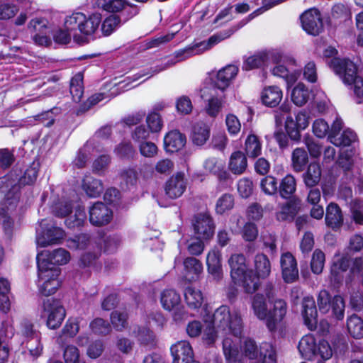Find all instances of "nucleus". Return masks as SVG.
Returning a JSON list of instances; mask_svg holds the SVG:
<instances>
[{"label":"nucleus","instance_id":"f257e3e1","mask_svg":"<svg viewBox=\"0 0 363 363\" xmlns=\"http://www.w3.org/2000/svg\"><path fill=\"white\" fill-rule=\"evenodd\" d=\"M264 294H256L252 299V307L259 320H264L270 332L276 331L277 325L283 320L287 311V303L281 298L275 299L274 285L268 282L264 287Z\"/></svg>","mask_w":363,"mask_h":363},{"label":"nucleus","instance_id":"f03ea898","mask_svg":"<svg viewBox=\"0 0 363 363\" xmlns=\"http://www.w3.org/2000/svg\"><path fill=\"white\" fill-rule=\"evenodd\" d=\"M101 22V16L99 13H94L89 18L82 13H74L67 16L64 26L68 30L74 31L73 39L79 43L86 42V37L95 33Z\"/></svg>","mask_w":363,"mask_h":363},{"label":"nucleus","instance_id":"7ed1b4c3","mask_svg":"<svg viewBox=\"0 0 363 363\" xmlns=\"http://www.w3.org/2000/svg\"><path fill=\"white\" fill-rule=\"evenodd\" d=\"M211 323L217 332L225 335L231 334L235 337H240L242 332L240 315L237 312L231 313L229 306L226 305L220 306L214 311Z\"/></svg>","mask_w":363,"mask_h":363},{"label":"nucleus","instance_id":"20e7f679","mask_svg":"<svg viewBox=\"0 0 363 363\" xmlns=\"http://www.w3.org/2000/svg\"><path fill=\"white\" fill-rule=\"evenodd\" d=\"M334 72L347 85H352L354 94L359 99L363 98V79L357 74V67L347 58H333L330 63Z\"/></svg>","mask_w":363,"mask_h":363},{"label":"nucleus","instance_id":"39448f33","mask_svg":"<svg viewBox=\"0 0 363 363\" xmlns=\"http://www.w3.org/2000/svg\"><path fill=\"white\" fill-rule=\"evenodd\" d=\"M233 30H230L228 31L229 33L223 38H219L217 35H213L210 37L208 40H203L194 43L187 46L184 49H181L175 52L174 58L168 60L164 64L156 66L152 69V74L159 73L160 72L172 67L179 61L184 60L195 55H200L203 52L210 50L213 45L219 43L221 40L229 37L233 33Z\"/></svg>","mask_w":363,"mask_h":363},{"label":"nucleus","instance_id":"423d86ee","mask_svg":"<svg viewBox=\"0 0 363 363\" xmlns=\"http://www.w3.org/2000/svg\"><path fill=\"white\" fill-rule=\"evenodd\" d=\"M242 354L252 362L277 363L276 347L270 342H263L258 346L255 340L247 338L242 345Z\"/></svg>","mask_w":363,"mask_h":363},{"label":"nucleus","instance_id":"0eeeda50","mask_svg":"<svg viewBox=\"0 0 363 363\" xmlns=\"http://www.w3.org/2000/svg\"><path fill=\"white\" fill-rule=\"evenodd\" d=\"M192 225L197 235L189 245V250H203L204 242L201 240H209L214 234L215 224L213 218L208 213L196 215L192 220Z\"/></svg>","mask_w":363,"mask_h":363},{"label":"nucleus","instance_id":"6e6552de","mask_svg":"<svg viewBox=\"0 0 363 363\" xmlns=\"http://www.w3.org/2000/svg\"><path fill=\"white\" fill-rule=\"evenodd\" d=\"M42 317H46V326L50 330L59 328L66 316V310L60 299L48 298L43 301Z\"/></svg>","mask_w":363,"mask_h":363},{"label":"nucleus","instance_id":"1a4fd4ad","mask_svg":"<svg viewBox=\"0 0 363 363\" xmlns=\"http://www.w3.org/2000/svg\"><path fill=\"white\" fill-rule=\"evenodd\" d=\"M65 237V230L43 219L40 228L36 230V243L39 247H47L53 245H60Z\"/></svg>","mask_w":363,"mask_h":363},{"label":"nucleus","instance_id":"9d476101","mask_svg":"<svg viewBox=\"0 0 363 363\" xmlns=\"http://www.w3.org/2000/svg\"><path fill=\"white\" fill-rule=\"evenodd\" d=\"M70 258L69 251H38L36 255L38 271L60 269L59 266L68 263Z\"/></svg>","mask_w":363,"mask_h":363},{"label":"nucleus","instance_id":"9b49d317","mask_svg":"<svg viewBox=\"0 0 363 363\" xmlns=\"http://www.w3.org/2000/svg\"><path fill=\"white\" fill-rule=\"evenodd\" d=\"M18 196L9 192L0 208V221L2 223L4 230L6 235L10 236L12 233L13 220L11 213L16 209L18 203Z\"/></svg>","mask_w":363,"mask_h":363},{"label":"nucleus","instance_id":"f8f14e48","mask_svg":"<svg viewBox=\"0 0 363 363\" xmlns=\"http://www.w3.org/2000/svg\"><path fill=\"white\" fill-rule=\"evenodd\" d=\"M160 302L164 310L168 311L175 310L176 320L184 318L185 312L184 307H180L181 297L174 289H164L161 294Z\"/></svg>","mask_w":363,"mask_h":363},{"label":"nucleus","instance_id":"ddd939ff","mask_svg":"<svg viewBox=\"0 0 363 363\" xmlns=\"http://www.w3.org/2000/svg\"><path fill=\"white\" fill-rule=\"evenodd\" d=\"M60 272V269H48V272L39 271L40 278L44 279L43 283L39 287V292L42 296H49L55 294L61 285L58 279Z\"/></svg>","mask_w":363,"mask_h":363},{"label":"nucleus","instance_id":"4468645a","mask_svg":"<svg viewBox=\"0 0 363 363\" xmlns=\"http://www.w3.org/2000/svg\"><path fill=\"white\" fill-rule=\"evenodd\" d=\"M281 275L286 284H291L298 279V269L295 257L289 252L283 253L280 259Z\"/></svg>","mask_w":363,"mask_h":363},{"label":"nucleus","instance_id":"2eb2a0df","mask_svg":"<svg viewBox=\"0 0 363 363\" xmlns=\"http://www.w3.org/2000/svg\"><path fill=\"white\" fill-rule=\"evenodd\" d=\"M303 28L313 35H318L323 29V22L320 12L312 9L306 11L301 16Z\"/></svg>","mask_w":363,"mask_h":363},{"label":"nucleus","instance_id":"dca6fc26","mask_svg":"<svg viewBox=\"0 0 363 363\" xmlns=\"http://www.w3.org/2000/svg\"><path fill=\"white\" fill-rule=\"evenodd\" d=\"M170 351L173 357L172 363H190L195 361L194 351L189 341L177 342L171 346Z\"/></svg>","mask_w":363,"mask_h":363},{"label":"nucleus","instance_id":"f3484780","mask_svg":"<svg viewBox=\"0 0 363 363\" xmlns=\"http://www.w3.org/2000/svg\"><path fill=\"white\" fill-rule=\"evenodd\" d=\"M113 212L105 203H95L89 209V221L96 226H102L110 223Z\"/></svg>","mask_w":363,"mask_h":363},{"label":"nucleus","instance_id":"a211bd4d","mask_svg":"<svg viewBox=\"0 0 363 363\" xmlns=\"http://www.w3.org/2000/svg\"><path fill=\"white\" fill-rule=\"evenodd\" d=\"M301 315L303 323L307 328L311 331L315 330L318 325V311L313 297L306 296L303 298Z\"/></svg>","mask_w":363,"mask_h":363},{"label":"nucleus","instance_id":"6ab92c4d","mask_svg":"<svg viewBox=\"0 0 363 363\" xmlns=\"http://www.w3.org/2000/svg\"><path fill=\"white\" fill-rule=\"evenodd\" d=\"M301 208V201L297 197H292L280 206L276 218L279 221H292Z\"/></svg>","mask_w":363,"mask_h":363},{"label":"nucleus","instance_id":"aec40b11","mask_svg":"<svg viewBox=\"0 0 363 363\" xmlns=\"http://www.w3.org/2000/svg\"><path fill=\"white\" fill-rule=\"evenodd\" d=\"M166 194L172 199L181 196L186 189V183L184 179V174L179 173L174 177H172L165 185Z\"/></svg>","mask_w":363,"mask_h":363},{"label":"nucleus","instance_id":"412c9836","mask_svg":"<svg viewBox=\"0 0 363 363\" xmlns=\"http://www.w3.org/2000/svg\"><path fill=\"white\" fill-rule=\"evenodd\" d=\"M325 223L333 230L339 229L343 224V215L340 206L333 202L326 207Z\"/></svg>","mask_w":363,"mask_h":363},{"label":"nucleus","instance_id":"4be33fe9","mask_svg":"<svg viewBox=\"0 0 363 363\" xmlns=\"http://www.w3.org/2000/svg\"><path fill=\"white\" fill-rule=\"evenodd\" d=\"M238 72V67L233 65H228L222 68L217 73L215 81L216 86L220 90H225L236 77Z\"/></svg>","mask_w":363,"mask_h":363},{"label":"nucleus","instance_id":"5701e85b","mask_svg":"<svg viewBox=\"0 0 363 363\" xmlns=\"http://www.w3.org/2000/svg\"><path fill=\"white\" fill-rule=\"evenodd\" d=\"M260 278L253 270L249 269L240 276V279H234L233 281L235 284L242 286L246 293L253 294L259 289Z\"/></svg>","mask_w":363,"mask_h":363},{"label":"nucleus","instance_id":"b1692460","mask_svg":"<svg viewBox=\"0 0 363 363\" xmlns=\"http://www.w3.org/2000/svg\"><path fill=\"white\" fill-rule=\"evenodd\" d=\"M360 179L357 177L354 176L352 172H347L344 174L341 178L340 184L338 189L339 198L348 201L352 199V187L357 184V182H359Z\"/></svg>","mask_w":363,"mask_h":363},{"label":"nucleus","instance_id":"393cba45","mask_svg":"<svg viewBox=\"0 0 363 363\" xmlns=\"http://www.w3.org/2000/svg\"><path fill=\"white\" fill-rule=\"evenodd\" d=\"M228 263L230 267V277L233 280L240 279V276L249 270L246 264V258L241 253L232 255Z\"/></svg>","mask_w":363,"mask_h":363},{"label":"nucleus","instance_id":"a878e982","mask_svg":"<svg viewBox=\"0 0 363 363\" xmlns=\"http://www.w3.org/2000/svg\"><path fill=\"white\" fill-rule=\"evenodd\" d=\"M317 340L314 335H306L300 340L298 350L301 356L307 359H311L315 357Z\"/></svg>","mask_w":363,"mask_h":363},{"label":"nucleus","instance_id":"bb28decb","mask_svg":"<svg viewBox=\"0 0 363 363\" xmlns=\"http://www.w3.org/2000/svg\"><path fill=\"white\" fill-rule=\"evenodd\" d=\"M164 144L167 152H177L185 145L186 137L178 130H172L165 135Z\"/></svg>","mask_w":363,"mask_h":363},{"label":"nucleus","instance_id":"cd10ccee","mask_svg":"<svg viewBox=\"0 0 363 363\" xmlns=\"http://www.w3.org/2000/svg\"><path fill=\"white\" fill-rule=\"evenodd\" d=\"M282 97V91L277 86H267L262 90L261 94L262 102L269 107H275L279 105Z\"/></svg>","mask_w":363,"mask_h":363},{"label":"nucleus","instance_id":"c85d7f7f","mask_svg":"<svg viewBox=\"0 0 363 363\" xmlns=\"http://www.w3.org/2000/svg\"><path fill=\"white\" fill-rule=\"evenodd\" d=\"M184 278L189 281H194L199 279L203 272L202 263L195 257H187L184 261Z\"/></svg>","mask_w":363,"mask_h":363},{"label":"nucleus","instance_id":"c756f323","mask_svg":"<svg viewBox=\"0 0 363 363\" xmlns=\"http://www.w3.org/2000/svg\"><path fill=\"white\" fill-rule=\"evenodd\" d=\"M247 167V157L242 152L235 151L232 153L228 163V169L233 174L240 175L245 172Z\"/></svg>","mask_w":363,"mask_h":363},{"label":"nucleus","instance_id":"7c9ffc66","mask_svg":"<svg viewBox=\"0 0 363 363\" xmlns=\"http://www.w3.org/2000/svg\"><path fill=\"white\" fill-rule=\"evenodd\" d=\"M321 177V169L318 164L311 163L306 172L302 175L303 182L306 187H315L320 182Z\"/></svg>","mask_w":363,"mask_h":363},{"label":"nucleus","instance_id":"2f4dec72","mask_svg":"<svg viewBox=\"0 0 363 363\" xmlns=\"http://www.w3.org/2000/svg\"><path fill=\"white\" fill-rule=\"evenodd\" d=\"M82 189L89 197H97L104 191V185L101 180L91 176H86L82 182Z\"/></svg>","mask_w":363,"mask_h":363},{"label":"nucleus","instance_id":"473e14b6","mask_svg":"<svg viewBox=\"0 0 363 363\" xmlns=\"http://www.w3.org/2000/svg\"><path fill=\"white\" fill-rule=\"evenodd\" d=\"M11 284L4 277H0V311L7 313L11 309Z\"/></svg>","mask_w":363,"mask_h":363},{"label":"nucleus","instance_id":"72a5a7b5","mask_svg":"<svg viewBox=\"0 0 363 363\" xmlns=\"http://www.w3.org/2000/svg\"><path fill=\"white\" fill-rule=\"evenodd\" d=\"M223 350L226 363H243L238 347L229 338L223 341Z\"/></svg>","mask_w":363,"mask_h":363},{"label":"nucleus","instance_id":"f704fd0d","mask_svg":"<svg viewBox=\"0 0 363 363\" xmlns=\"http://www.w3.org/2000/svg\"><path fill=\"white\" fill-rule=\"evenodd\" d=\"M210 137V128L203 123H197L193 127L191 140L194 145L201 146Z\"/></svg>","mask_w":363,"mask_h":363},{"label":"nucleus","instance_id":"c9c22d12","mask_svg":"<svg viewBox=\"0 0 363 363\" xmlns=\"http://www.w3.org/2000/svg\"><path fill=\"white\" fill-rule=\"evenodd\" d=\"M136 337L140 345L151 350L155 347L157 340L152 330L146 327H139L136 333Z\"/></svg>","mask_w":363,"mask_h":363},{"label":"nucleus","instance_id":"e433bc0d","mask_svg":"<svg viewBox=\"0 0 363 363\" xmlns=\"http://www.w3.org/2000/svg\"><path fill=\"white\" fill-rule=\"evenodd\" d=\"M184 299L191 308H199L203 301L202 292L192 286H187L184 290Z\"/></svg>","mask_w":363,"mask_h":363},{"label":"nucleus","instance_id":"4c0bfd02","mask_svg":"<svg viewBox=\"0 0 363 363\" xmlns=\"http://www.w3.org/2000/svg\"><path fill=\"white\" fill-rule=\"evenodd\" d=\"M208 272L215 277H219L221 272L220 251H208L206 255Z\"/></svg>","mask_w":363,"mask_h":363},{"label":"nucleus","instance_id":"58836bf2","mask_svg":"<svg viewBox=\"0 0 363 363\" xmlns=\"http://www.w3.org/2000/svg\"><path fill=\"white\" fill-rule=\"evenodd\" d=\"M308 162L307 152L301 147L296 148L291 155V165L296 172H302Z\"/></svg>","mask_w":363,"mask_h":363},{"label":"nucleus","instance_id":"ea45409f","mask_svg":"<svg viewBox=\"0 0 363 363\" xmlns=\"http://www.w3.org/2000/svg\"><path fill=\"white\" fill-rule=\"evenodd\" d=\"M347 328L353 338H363V320L357 315L352 314L347 318Z\"/></svg>","mask_w":363,"mask_h":363},{"label":"nucleus","instance_id":"a19ab883","mask_svg":"<svg viewBox=\"0 0 363 363\" xmlns=\"http://www.w3.org/2000/svg\"><path fill=\"white\" fill-rule=\"evenodd\" d=\"M296 190V182L291 174L286 175L279 184V192L283 199H291V196Z\"/></svg>","mask_w":363,"mask_h":363},{"label":"nucleus","instance_id":"79ce46f5","mask_svg":"<svg viewBox=\"0 0 363 363\" xmlns=\"http://www.w3.org/2000/svg\"><path fill=\"white\" fill-rule=\"evenodd\" d=\"M310 96L309 89L302 83H298L291 91V101L297 106H303Z\"/></svg>","mask_w":363,"mask_h":363},{"label":"nucleus","instance_id":"37998d69","mask_svg":"<svg viewBox=\"0 0 363 363\" xmlns=\"http://www.w3.org/2000/svg\"><path fill=\"white\" fill-rule=\"evenodd\" d=\"M255 274L261 278L267 277L271 272V264L267 256L263 253H258L255 257Z\"/></svg>","mask_w":363,"mask_h":363},{"label":"nucleus","instance_id":"c03bdc74","mask_svg":"<svg viewBox=\"0 0 363 363\" xmlns=\"http://www.w3.org/2000/svg\"><path fill=\"white\" fill-rule=\"evenodd\" d=\"M245 151L250 158L257 157L262 152V144L257 135H249L245 142Z\"/></svg>","mask_w":363,"mask_h":363},{"label":"nucleus","instance_id":"a18cd8bd","mask_svg":"<svg viewBox=\"0 0 363 363\" xmlns=\"http://www.w3.org/2000/svg\"><path fill=\"white\" fill-rule=\"evenodd\" d=\"M86 218V214L84 208L81 206L75 208L74 214L70 213L65 220V223L69 228H75L81 227L84 223Z\"/></svg>","mask_w":363,"mask_h":363},{"label":"nucleus","instance_id":"49530a36","mask_svg":"<svg viewBox=\"0 0 363 363\" xmlns=\"http://www.w3.org/2000/svg\"><path fill=\"white\" fill-rule=\"evenodd\" d=\"M104 1L102 7L108 12L116 13L132 9L134 11V14L136 13V9L124 0H104Z\"/></svg>","mask_w":363,"mask_h":363},{"label":"nucleus","instance_id":"de8ad7c7","mask_svg":"<svg viewBox=\"0 0 363 363\" xmlns=\"http://www.w3.org/2000/svg\"><path fill=\"white\" fill-rule=\"evenodd\" d=\"M83 76L78 73L75 74L70 82V94L75 102H79L84 94Z\"/></svg>","mask_w":363,"mask_h":363},{"label":"nucleus","instance_id":"09e8293b","mask_svg":"<svg viewBox=\"0 0 363 363\" xmlns=\"http://www.w3.org/2000/svg\"><path fill=\"white\" fill-rule=\"evenodd\" d=\"M100 256L101 251H86L80 255L77 264L81 269H89L95 265Z\"/></svg>","mask_w":363,"mask_h":363},{"label":"nucleus","instance_id":"8fccbe9b","mask_svg":"<svg viewBox=\"0 0 363 363\" xmlns=\"http://www.w3.org/2000/svg\"><path fill=\"white\" fill-rule=\"evenodd\" d=\"M355 133L350 129L345 130L338 135H333L331 143L336 146H349L356 140Z\"/></svg>","mask_w":363,"mask_h":363},{"label":"nucleus","instance_id":"3c124183","mask_svg":"<svg viewBox=\"0 0 363 363\" xmlns=\"http://www.w3.org/2000/svg\"><path fill=\"white\" fill-rule=\"evenodd\" d=\"M128 313L125 311H113L111 313V322L118 331H122L128 327Z\"/></svg>","mask_w":363,"mask_h":363},{"label":"nucleus","instance_id":"603ef678","mask_svg":"<svg viewBox=\"0 0 363 363\" xmlns=\"http://www.w3.org/2000/svg\"><path fill=\"white\" fill-rule=\"evenodd\" d=\"M91 331L99 335H106L111 331L109 323L101 318H96L89 324Z\"/></svg>","mask_w":363,"mask_h":363},{"label":"nucleus","instance_id":"864d4df0","mask_svg":"<svg viewBox=\"0 0 363 363\" xmlns=\"http://www.w3.org/2000/svg\"><path fill=\"white\" fill-rule=\"evenodd\" d=\"M345 301L340 295H335L332 297L330 309L337 320H342L345 314Z\"/></svg>","mask_w":363,"mask_h":363},{"label":"nucleus","instance_id":"5fc2aeb1","mask_svg":"<svg viewBox=\"0 0 363 363\" xmlns=\"http://www.w3.org/2000/svg\"><path fill=\"white\" fill-rule=\"evenodd\" d=\"M234 206V198L232 194H224L218 198L216 204V211L218 214H223L225 211L231 210Z\"/></svg>","mask_w":363,"mask_h":363},{"label":"nucleus","instance_id":"6e6d98bb","mask_svg":"<svg viewBox=\"0 0 363 363\" xmlns=\"http://www.w3.org/2000/svg\"><path fill=\"white\" fill-rule=\"evenodd\" d=\"M90 242V236L88 234L82 233L75 235L74 238L66 240L67 247L69 248H76L84 250L88 247Z\"/></svg>","mask_w":363,"mask_h":363},{"label":"nucleus","instance_id":"4d7b16f0","mask_svg":"<svg viewBox=\"0 0 363 363\" xmlns=\"http://www.w3.org/2000/svg\"><path fill=\"white\" fill-rule=\"evenodd\" d=\"M63 357L65 363H84L80 357L79 349L72 345L65 347Z\"/></svg>","mask_w":363,"mask_h":363},{"label":"nucleus","instance_id":"13d9d810","mask_svg":"<svg viewBox=\"0 0 363 363\" xmlns=\"http://www.w3.org/2000/svg\"><path fill=\"white\" fill-rule=\"evenodd\" d=\"M52 212L56 217H66L72 213V203L65 201H59L52 206Z\"/></svg>","mask_w":363,"mask_h":363},{"label":"nucleus","instance_id":"bf43d9fd","mask_svg":"<svg viewBox=\"0 0 363 363\" xmlns=\"http://www.w3.org/2000/svg\"><path fill=\"white\" fill-rule=\"evenodd\" d=\"M325 254L323 251H314L311 261V271L319 274L322 272L325 263Z\"/></svg>","mask_w":363,"mask_h":363},{"label":"nucleus","instance_id":"052dcab7","mask_svg":"<svg viewBox=\"0 0 363 363\" xmlns=\"http://www.w3.org/2000/svg\"><path fill=\"white\" fill-rule=\"evenodd\" d=\"M320 356L323 360H327L333 356V350L329 342L324 340L320 339L316 345L315 357Z\"/></svg>","mask_w":363,"mask_h":363},{"label":"nucleus","instance_id":"680f3d73","mask_svg":"<svg viewBox=\"0 0 363 363\" xmlns=\"http://www.w3.org/2000/svg\"><path fill=\"white\" fill-rule=\"evenodd\" d=\"M266 58L267 56L264 53H259L250 56L245 61L242 65V69L245 70H250L252 69L257 68L264 63Z\"/></svg>","mask_w":363,"mask_h":363},{"label":"nucleus","instance_id":"e2e57ef3","mask_svg":"<svg viewBox=\"0 0 363 363\" xmlns=\"http://www.w3.org/2000/svg\"><path fill=\"white\" fill-rule=\"evenodd\" d=\"M262 191L267 195H274L277 191V182L275 177L267 176L260 182Z\"/></svg>","mask_w":363,"mask_h":363},{"label":"nucleus","instance_id":"0e129e2a","mask_svg":"<svg viewBox=\"0 0 363 363\" xmlns=\"http://www.w3.org/2000/svg\"><path fill=\"white\" fill-rule=\"evenodd\" d=\"M221 108L222 101L217 97L212 96L207 100L205 111L209 116L216 118L220 113Z\"/></svg>","mask_w":363,"mask_h":363},{"label":"nucleus","instance_id":"69168bd1","mask_svg":"<svg viewBox=\"0 0 363 363\" xmlns=\"http://www.w3.org/2000/svg\"><path fill=\"white\" fill-rule=\"evenodd\" d=\"M120 18L117 16H110L106 18L101 25V31L104 35H111L119 26Z\"/></svg>","mask_w":363,"mask_h":363},{"label":"nucleus","instance_id":"338daca9","mask_svg":"<svg viewBox=\"0 0 363 363\" xmlns=\"http://www.w3.org/2000/svg\"><path fill=\"white\" fill-rule=\"evenodd\" d=\"M48 21L45 18H34L32 19L28 23V29L30 32L46 34L48 30Z\"/></svg>","mask_w":363,"mask_h":363},{"label":"nucleus","instance_id":"774afa93","mask_svg":"<svg viewBox=\"0 0 363 363\" xmlns=\"http://www.w3.org/2000/svg\"><path fill=\"white\" fill-rule=\"evenodd\" d=\"M350 210L354 221L363 225V203L361 201L354 200L350 202Z\"/></svg>","mask_w":363,"mask_h":363}]
</instances>
